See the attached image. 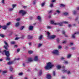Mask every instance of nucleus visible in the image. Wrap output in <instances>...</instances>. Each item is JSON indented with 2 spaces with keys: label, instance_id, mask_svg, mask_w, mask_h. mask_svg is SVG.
I'll list each match as a JSON object with an SVG mask.
<instances>
[{
  "label": "nucleus",
  "instance_id": "nucleus-1",
  "mask_svg": "<svg viewBox=\"0 0 79 79\" xmlns=\"http://www.w3.org/2000/svg\"><path fill=\"white\" fill-rule=\"evenodd\" d=\"M53 64H52L51 62H49L47 63V65L44 67L45 69L46 70H48L49 69H51L53 66Z\"/></svg>",
  "mask_w": 79,
  "mask_h": 79
},
{
  "label": "nucleus",
  "instance_id": "nucleus-2",
  "mask_svg": "<svg viewBox=\"0 0 79 79\" xmlns=\"http://www.w3.org/2000/svg\"><path fill=\"white\" fill-rule=\"evenodd\" d=\"M47 34L48 35V39L51 40L52 39H54L55 37H56V35H52L50 36V34L48 31L47 32Z\"/></svg>",
  "mask_w": 79,
  "mask_h": 79
},
{
  "label": "nucleus",
  "instance_id": "nucleus-3",
  "mask_svg": "<svg viewBox=\"0 0 79 79\" xmlns=\"http://www.w3.org/2000/svg\"><path fill=\"white\" fill-rule=\"evenodd\" d=\"M53 54H55L56 55H59V51L57 50H55L53 51L52 52Z\"/></svg>",
  "mask_w": 79,
  "mask_h": 79
},
{
  "label": "nucleus",
  "instance_id": "nucleus-4",
  "mask_svg": "<svg viewBox=\"0 0 79 79\" xmlns=\"http://www.w3.org/2000/svg\"><path fill=\"white\" fill-rule=\"evenodd\" d=\"M3 52H5L6 55L7 57H8L10 56V54L9 51H6V50H4Z\"/></svg>",
  "mask_w": 79,
  "mask_h": 79
},
{
  "label": "nucleus",
  "instance_id": "nucleus-5",
  "mask_svg": "<svg viewBox=\"0 0 79 79\" xmlns=\"http://www.w3.org/2000/svg\"><path fill=\"white\" fill-rule=\"evenodd\" d=\"M4 44L5 45H6V46H4V48L6 50H8V43L7 42H6V41H4Z\"/></svg>",
  "mask_w": 79,
  "mask_h": 79
},
{
  "label": "nucleus",
  "instance_id": "nucleus-6",
  "mask_svg": "<svg viewBox=\"0 0 79 79\" xmlns=\"http://www.w3.org/2000/svg\"><path fill=\"white\" fill-rule=\"evenodd\" d=\"M19 13H21L22 14V15L24 16V15L26 13V12L24 10H22L19 11Z\"/></svg>",
  "mask_w": 79,
  "mask_h": 79
},
{
  "label": "nucleus",
  "instance_id": "nucleus-7",
  "mask_svg": "<svg viewBox=\"0 0 79 79\" xmlns=\"http://www.w3.org/2000/svg\"><path fill=\"white\" fill-rule=\"evenodd\" d=\"M31 61H32V58H29L28 60L26 61V62L29 63V62H31Z\"/></svg>",
  "mask_w": 79,
  "mask_h": 79
},
{
  "label": "nucleus",
  "instance_id": "nucleus-8",
  "mask_svg": "<svg viewBox=\"0 0 79 79\" xmlns=\"http://www.w3.org/2000/svg\"><path fill=\"white\" fill-rule=\"evenodd\" d=\"M63 23L62 22L60 23H56V25H58V26H63Z\"/></svg>",
  "mask_w": 79,
  "mask_h": 79
},
{
  "label": "nucleus",
  "instance_id": "nucleus-9",
  "mask_svg": "<svg viewBox=\"0 0 79 79\" xmlns=\"http://www.w3.org/2000/svg\"><path fill=\"white\" fill-rule=\"evenodd\" d=\"M79 34V32L75 33L74 34H73L72 37L73 39L75 38V35H76V34Z\"/></svg>",
  "mask_w": 79,
  "mask_h": 79
},
{
  "label": "nucleus",
  "instance_id": "nucleus-10",
  "mask_svg": "<svg viewBox=\"0 0 79 79\" xmlns=\"http://www.w3.org/2000/svg\"><path fill=\"white\" fill-rule=\"evenodd\" d=\"M39 60V59H38V56H35L34 57V60L35 61H37Z\"/></svg>",
  "mask_w": 79,
  "mask_h": 79
},
{
  "label": "nucleus",
  "instance_id": "nucleus-11",
  "mask_svg": "<svg viewBox=\"0 0 79 79\" xmlns=\"http://www.w3.org/2000/svg\"><path fill=\"white\" fill-rule=\"evenodd\" d=\"M2 28L3 29H4V30H6L7 27L6 25H4L2 27Z\"/></svg>",
  "mask_w": 79,
  "mask_h": 79
},
{
  "label": "nucleus",
  "instance_id": "nucleus-12",
  "mask_svg": "<svg viewBox=\"0 0 79 79\" xmlns=\"http://www.w3.org/2000/svg\"><path fill=\"white\" fill-rule=\"evenodd\" d=\"M33 27H34V26H30L29 27V30L30 31H31L33 29Z\"/></svg>",
  "mask_w": 79,
  "mask_h": 79
},
{
  "label": "nucleus",
  "instance_id": "nucleus-13",
  "mask_svg": "<svg viewBox=\"0 0 79 79\" xmlns=\"http://www.w3.org/2000/svg\"><path fill=\"white\" fill-rule=\"evenodd\" d=\"M51 23L52 24H54V25H56V23H55L53 20H51Z\"/></svg>",
  "mask_w": 79,
  "mask_h": 79
},
{
  "label": "nucleus",
  "instance_id": "nucleus-14",
  "mask_svg": "<svg viewBox=\"0 0 79 79\" xmlns=\"http://www.w3.org/2000/svg\"><path fill=\"white\" fill-rule=\"evenodd\" d=\"M42 37H43V35H41L38 38L39 40H41L42 39Z\"/></svg>",
  "mask_w": 79,
  "mask_h": 79
},
{
  "label": "nucleus",
  "instance_id": "nucleus-15",
  "mask_svg": "<svg viewBox=\"0 0 79 79\" xmlns=\"http://www.w3.org/2000/svg\"><path fill=\"white\" fill-rule=\"evenodd\" d=\"M47 78L48 79H51V75L50 74H48L47 75Z\"/></svg>",
  "mask_w": 79,
  "mask_h": 79
},
{
  "label": "nucleus",
  "instance_id": "nucleus-16",
  "mask_svg": "<svg viewBox=\"0 0 79 79\" xmlns=\"http://www.w3.org/2000/svg\"><path fill=\"white\" fill-rule=\"evenodd\" d=\"M56 13H54V15H56V13H57V14H60V13H61V12H60V11L59 10H56Z\"/></svg>",
  "mask_w": 79,
  "mask_h": 79
},
{
  "label": "nucleus",
  "instance_id": "nucleus-17",
  "mask_svg": "<svg viewBox=\"0 0 79 79\" xmlns=\"http://www.w3.org/2000/svg\"><path fill=\"white\" fill-rule=\"evenodd\" d=\"M14 62V61H10L7 63V64L9 65H10V64H13V63Z\"/></svg>",
  "mask_w": 79,
  "mask_h": 79
},
{
  "label": "nucleus",
  "instance_id": "nucleus-18",
  "mask_svg": "<svg viewBox=\"0 0 79 79\" xmlns=\"http://www.w3.org/2000/svg\"><path fill=\"white\" fill-rule=\"evenodd\" d=\"M27 38L29 39H31L32 38V37L31 35H28L27 36Z\"/></svg>",
  "mask_w": 79,
  "mask_h": 79
},
{
  "label": "nucleus",
  "instance_id": "nucleus-19",
  "mask_svg": "<svg viewBox=\"0 0 79 79\" xmlns=\"http://www.w3.org/2000/svg\"><path fill=\"white\" fill-rule=\"evenodd\" d=\"M71 57V55L69 54H68L67 56V58H70Z\"/></svg>",
  "mask_w": 79,
  "mask_h": 79
},
{
  "label": "nucleus",
  "instance_id": "nucleus-20",
  "mask_svg": "<svg viewBox=\"0 0 79 79\" xmlns=\"http://www.w3.org/2000/svg\"><path fill=\"white\" fill-rule=\"evenodd\" d=\"M10 44L11 45H14L16 44V42L14 41H11L10 42Z\"/></svg>",
  "mask_w": 79,
  "mask_h": 79
},
{
  "label": "nucleus",
  "instance_id": "nucleus-21",
  "mask_svg": "<svg viewBox=\"0 0 79 79\" xmlns=\"http://www.w3.org/2000/svg\"><path fill=\"white\" fill-rule=\"evenodd\" d=\"M19 26V23L18 22L15 24V26L16 27H18Z\"/></svg>",
  "mask_w": 79,
  "mask_h": 79
},
{
  "label": "nucleus",
  "instance_id": "nucleus-22",
  "mask_svg": "<svg viewBox=\"0 0 79 79\" xmlns=\"http://www.w3.org/2000/svg\"><path fill=\"white\" fill-rule=\"evenodd\" d=\"M42 70H40L39 72V76H41V75H42Z\"/></svg>",
  "mask_w": 79,
  "mask_h": 79
},
{
  "label": "nucleus",
  "instance_id": "nucleus-23",
  "mask_svg": "<svg viewBox=\"0 0 79 79\" xmlns=\"http://www.w3.org/2000/svg\"><path fill=\"white\" fill-rule=\"evenodd\" d=\"M62 23H63V24H69L68 22L66 21H63L62 22Z\"/></svg>",
  "mask_w": 79,
  "mask_h": 79
},
{
  "label": "nucleus",
  "instance_id": "nucleus-24",
  "mask_svg": "<svg viewBox=\"0 0 79 79\" xmlns=\"http://www.w3.org/2000/svg\"><path fill=\"white\" fill-rule=\"evenodd\" d=\"M52 26H47V29H52Z\"/></svg>",
  "mask_w": 79,
  "mask_h": 79
},
{
  "label": "nucleus",
  "instance_id": "nucleus-25",
  "mask_svg": "<svg viewBox=\"0 0 79 79\" xmlns=\"http://www.w3.org/2000/svg\"><path fill=\"white\" fill-rule=\"evenodd\" d=\"M10 24H11V23L9 22L8 23H7L6 24V26L7 27H8V26H10Z\"/></svg>",
  "mask_w": 79,
  "mask_h": 79
},
{
  "label": "nucleus",
  "instance_id": "nucleus-26",
  "mask_svg": "<svg viewBox=\"0 0 79 79\" xmlns=\"http://www.w3.org/2000/svg\"><path fill=\"white\" fill-rule=\"evenodd\" d=\"M37 18L40 21H41V18L40 16H38Z\"/></svg>",
  "mask_w": 79,
  "mask_h": 79
},
{
  "label": "nucleus",
  "instance_id": "nucleus-27",
  "mask_svg": "<svg viewBox=\"0 0 79 79\" xmlns=\"http://www.w3.org/2000/svg\"><path fill=\"white\" fill-rule=\"evenodd\" d=\"M67 73L68 74H71V72L70 71H68L67 72Z\"/></svg>",
  "mask_w": 79,
  "mask_h": 79
},
{
  "label": "nucleus",
  "instance_id": "nucleus-28",
  "mask_svg": "<svg viewBox=\"0 0 79 79\" xmlns=\"http://www.w3.org/2000/svg\"><path fill=\"white\" fill-rule=\"evenodd\" d=\"M63 14L64 16H67V15H68V13L66 12H64Z\"/></svg>",
  "mask_w": 79,
  "mask_h": 79
},
{
  "label": "nucleus",
  "instance_id": "nucleus-29",
  "mask_svg": "<svg viewBox=\"0 0 79 79\" xmlns=\"http://www.w3.org/2000/svg\"><path fill=\"white\" fill-rule=\"evenodd\" d=\"M45 3L44 2L42 3H41V6L42 7H44V5H45Z\"/></svg>",
  "mask_w": 79,
  "mask_h": 79
},
{
  "label": "nucleus",
  "instance_id": "nucleus-30",
  "mask_svg": "<svg viewBox=\"0 0 79 79\" xmlns=\"http://www.w3.org/2000/svg\"><path fill=\"white\" fill-rule=\"evenodd\" d=\"M12 6L13 7L12 8L14 9V8L16 6V4H12Z\"/></svg>",
  "mask_w": 79,
  "mask_h": 79
},
{
  "label": "nucleus",
  "instance_id": "nucleus-31",
  "mask_svg": "<svg viewBox=\"0 0 79 79\" xmlns=\"http://www.w3.org/2000/svg\"><path fill=\"white\" fill-rule=\"evenodd\" d=\"M73 13V15H76V10H73L72 11Z\"/></svg>",
  "mask_w": 79,
  "mask_h": 79
},
{
  "label": "nucleus",
  "instance_id": "nucleus-32",
  "mask_svg": "<svg viewBox=\"0 0 79 79\" xmlns=\"http://www.w3.org/2000/svg\"><path fill=\"white\" fill-rule=\"evenodd\" d=\"M42 45V44H39L38 45V48H39V47H41Z\"/></svg>",
  "mask_w": 79,
  "mask_h": 79
},
{
  "label": "nucleus",
  "instance_id": "nucleus-33",
  "mask_svg": "<svg viewBox=\"0 0 79 79\" xmlns=\"http://www.w3.org/2000/svg\"><path fill=\"white\" fill-rule=\"evenodd\" d=\"M14 9L13 8H10L9 9V11H13V10Z\"/></svg>",
  "mask_w": 79,
  "mask_h": 79
},
{
  "label": "nucleus",
  "instance_id": "nucleus-34",
  "mask_svg": "<svg viewBox=\"0 0 79 79\" xmlns=\"http://www.w3.org/2000/svg\"><path fill=\"white\" fill-rule=\"evenodd\" d=\"M28 53L30 54H32V53H33V51H28Z\"/></svg>",
  "mask_w": 79,
  "mask_h": 79
},
{
  "label": "nucleus",
  "instance_id": "nucleus-35",
  "mask_svg": "<svg viewBox=\"0 0 79 79\" xmlns=\"http://www.w3.org/2000/svg\"><path fill=\"white\" fill-rule=\"evenodd\" d=\"M64 6H65V5L64 4H61L60 5V7H64Z\"/></svg>",
  "mask_w": 79,
  "mask_h": 79
},
{
  "label": "nucleus",
  "instance_id": "nucleus-36",
  "mask_svg": "<svg viewBox=\"0 0 79 79\" xmlns=\"http://www.w3.org/2000/svg\"><path fill=\"white\" fill-rule=\"evenodd\" d=\"M56 40L58 43H60V39L59 38H57L56 39Z\"/></svg>",
  "mask_w": 79,
  "mask_h": 79
},
{
  "label": "nucleus",
  "instance_id": "nucleus-37",
  "mask_svg": "<svg viewBox=\"0 0 79 79\" xmlns=\"http://www.w3.org/2000/svg\"><path fill=\"white\" fill-rule=\"evenodd\" d=\"M0 36L2 38H3L4 37H5V35H2V34H0Z\"/></svg>",
  "mask_w": 79,
  "mask_h": 79
},
{
  "label": "nucleus",
  "instance_id": "nucleus-38",
  "mask_svg": "<svg viewBox=\"0 0 79 79\" xmlns=\"http://www.w3.org/2000/svg\"><path fill=\"white\" fill-rule=\"evenodd\" d=\"M36 0H34L33 2V3L34 5H35L36 3Z\"/></svg>",
  "mask_w": 79,
  "mask_h": 79
},
{
  "label": "nucleus",
  "instance_id": "nucleus-39",
  "mask_svg": "<svg viewBox=\"0 0 79 79\" xmlns=\"http://www.w3.org/2000/svg\"><path fill=\"white\" fill-rule=\"evenodd\" d=\"M57 68L58 69H59L61 68V66L60 65H58L57 66Z\"/></svg>",
  "mask_w": 79,
  "mask_h": 79
},
{
  "label": "nucleus",
  "instance_id": "nucleus-40",
  "mask_svg": "<svg viewBox=\"0 0 79 79\" xmlns=\"http://www.w3.org/2000/svg\"><path fill=\"white\" fill-rule=\"evenodd\" d=\"M53 76H55L56 75V73H55V71H53Z\"/></svg>",
  "mask_w": 79,
  "mask_h": 79
},
{
  "label": "nucleus",
  "instance_id": "nucleus-41",
  "mask_svg": "<svg viewBox=\"0 0 79 79\" xmlns=\"http://www.w3.org/2000/svg\"><path fill=\"white\" fill-rule=\"evenodd\" d=\"M28 44L29 46H32V42H30L28 43Z\"/></svg>",
  "mask_w": 79,
  "mask_h": 79
},
{
  "label": "nucleus",
  "instance_id": "nucleus-42",
  "mask_svg": "<svg viewBox=\"0 0 79 79\" xmlns=\"http://www.w3.org/2000/svg\"><path fill=\"white\" fill-rule=\"evenodd\" d=\"M7 73V71H4L2 72V73L5 74V73Z\"/></svg>",
  "mask_w": 79,
  "mask_h": 79
},
{
  "label": "nucleus",
  "instance_id": "nucleus-43",
  "mask_svg": "<svg viewBox=\"0 0 79 79\" xmlns=\"http://www.w3.org/2000/svg\"><path fill=\"white\" fill-rule=\"evenodd\" d=\"M52 12H53V10H51L48 11V13H52Z\"/></svg>",
  "mask_w": 79,
  "mask_h": 79
},
{
  "label": "nucleus",
  "instance_id": "nucleus-44",
  "mask_svg": "<svg viewBox=\"0 0 79 79\" xmlns=\"http://www.w3.org/2000/svg\"><path fill=\"white\" fill-rule=\"evenodd\" d=\"M62 71H63L64 73H65L67 71V70H65V69L63 70Z\"/></svg>",
  "mask_w": 79,
  "mask_h": 79
},
{
  "label": "nucleus",
  "instance_id": "nucleus-45",
  "mask_svg": "<svg viewBox=\"0 0 79 79\" xmlns=\"http://www.w3.org/2000/svg\"><path fill=\"white\" fill-rule=\"evenodd\" d=\"M24 28V27H21L20 28V30H23V29Z\"/></svg>",
  "mask_w": 79,
  "mask_h": 79
},
{
  "label": "nucleus",
  "instance_id": "nucleus-46",
  "mask_svg": "<svg viewBox=\"0 0 79 79\" xmlns=\"http://www.w3.org/2000/svg\"><path fill=\"white\" fill-rule=\"evenodd\" d=\"M10 69L11 71H13V67H10Z\"/></svg>",
  "mask_w": 79,
  "mask_h": 79
},
{
  "label": "nucleus",
  "instance_id": "nucleus-47",
  "mask_svg": "<svg viewBox=\"0 0 79 79\" xmlns=\"http://www.w3.org/2000/svg\"><path fill=\"white\" fill-rule=\"evenodd\" d=\"M10 60V58L7 57L6 58V60Z\"/></svg>",
  "mask_w": 79,
  "mask_h": 79
},
{
  "label": "nucleus",
  "instance_id": "nucleus-48",
  "mask_svg": "<svg viewBox=\"0 0 79 79\" xmlns=\"http://www.w3.org/2000/svg\"><path fill=\"white\" fill-rule=\"evenodd\" d=\"M62 34H64V35L65 34V31H62Z\"/></svg>",
  "mask_w": 79,
  "mask_h": 79
},
{
  "label": "nucleus",
  "instance_id": "nucleus-49",
  "mask_svg": "<svg viewBox=\"0 0 79 79\" xmlns=\"http://www.w3.org/2000/svg\"><path fill=\"white\" fill-rule=\"evenodd\" d=\"M16 21H20V18H18L16 19Z\"/></svg>",
  "mask_w": 79,
  "mask_h": 79
},
{
  "label": "nucleus",
  "instance_id": "nucleus-50",
  "mask_svg": "<svg viewBox=\"0 0 79 79\" xmlns=\"http://www.w3.org/2000/svg\"><path fill=\"white\" fill-rule=\"evenodd\" d=\"M53 4H51L50 5V7H51V8H52V7H53Z\"/></svg>",
  "mask_w": 79,
  "mask_h": 79
},
{
  "label": "nucleus",
  "instance_id": "nucleus-51",
  "mask_svg": "<svg viewBox=\"0 0 79 79\" xmlns=\"http://www.w3.org/2000/svg\"><path fill=\"white\" fill-rule=\"evenodd\" d=\"M64 63L65 64H68V62L67 61H65L64 62Z\"/></svg>",
  "mask_w": 79,
  "mask_h": 79
},
{
  "label": "nucleus",
  "instance_id": "nucleus-52",
  "mask_svg": "<svg viewBox=\"0 0 79 79\" xmlns=\"http://www.w3.org/2000/svg\"><path fill=\"white\" fill-rule=\"evenodd\" d=\"M2 3H3V4H4V3H5V0H2Z\"/></svg>",
  "mask_w": 79,
  "mask_h": 79
},
{
  "label": "nucleus",
  "instance_id": "nucleus-53",
  "mask_svg": "<svg viewBox=\"0 0 79 79\" xmlns=\"http://www.w3.org/2000/svg\"><path fill=\"white\" fill-rule=\"evenodd\" d=\"M19 60V58H18V59L15 58V59L14 61H16V60Z\"/></svg>",
  "mask_w": 79,
  "mask_h": 79
},
{
  "label": "nucleus",
  "instance_id": "nucleus-54",
  "mask_svg": "<svg viewBox=\"0 0 79 79\" xmlns=\"http://www.w3.org/2000/svg\"><path fill=\"white\" fill-rule=\"evenodd\" d=\"M71 26H72L71 24H69L68 26V27H71Z\"/></svg>",
  "mask_w": 79,
  "mask_h": 79
},
{
  "label": "nucleus",
  "instance_id": "nucleus-55",
  "mask_svg": "<svg viewBox=\"0 0 79 79\" xmlns=\"http://www.w3.org/2000/svg\"><path fill=\"white\" fill-rule=\"evenodd\" d=\"M58 48L59 49H60L61 48V46H58Z\"/></svg>",
  "mask_w": 79,
  "mask_h": 79
},
{
  "label": "nucleus",
  "instance_id": "nucleus-56",
  "mask_svg": "<svg viewBox=\"0 0 79 79\" xmlns=\"http://www.w3.org/2000/svg\"><path fill=\"white\" fill-rule=\"evenodd\" d=\"M19 76H22L23 75V73H20L19 74Z\"/></svg>",
  "mask_w": 79,
  "mask_h": 79
},
{
  "label": "nucleus",
  "instance_id": "nucleus-57",
  "mask_svg": "<svg viewBox=\"0 0 79 79\" xmlns=\"http://www.w3.org/2000/svg\"><path fill=\"white\" fill-rule=\"evenodd\" d=\"M19 39H20V38L16 37L15 39V40H18Z\"/></svg>",
  "mask_w": 79,
  "mask_h": 79
},
{
  "label": "nucleus",
  "instance_id": "nucleus-58",
  "mask_svg": "<svg viewBox=\"0 0 79 79\" xmlns=\"http://www.w3.org/2000/svg\"><path fill=\"white\" fill-rule=\"evenodd\" d=\"M64 36H65V37H68V35H66V34H65V35H64Z\"/></svg>",
  "mask_w": 79,
  "mask_h": 79
},
{
  "label": "nucleus",
  "instance_id": "nucleus-59",
  "mask_svg": "<svg viewBox=\"0 0 79 79\" xmlns=\"http://www.w3.org/2000/svg\"><path fill=\"white\" fill-rule=\"evenodd\" d=\"M13 79V77L12 76H10V78L9 79Z\"/></svg>",
  "mask_w": 79,
  "mask_h": 79
},
{
  "label": "nucleus",
  "instance_id": "nucleus-60",
  "mask_svg": "<svg viewBox=\"0 0 79 79\" xmlns=\"http://www.w3.org/2000/svg\"><path fill=\"white\" fill-rule=\"evenodd\" d=\"M71 49L73 50H75V48H71Z\"/></svg>",
  "mask_w": 79,
  "mask_h": 79
},
{
  "label": "nucleus",
  "instance_id": "nucleus-61",
  "mask_svg": "<svg viewBox=\"0 0 79 79\" xmlns=\"http://www.w3.org/2000/svg\"><path fill=\"white\" fill-rule=\"evenodd\" d=\"M64 59H65L64 57H62L61 58V60H64Z\"/></svg>",
  "mask_w": 79,
  "mask_h": 79
},
{
  "label": "nucleus",
  "instance_id": "nucleus-62",
  "mask_svg": "<svg viewBox=\"0 0 79 79\" xmlns=\"http://www.w3.org/2000/svg\"><path fill=\"white\" fill-rule=\"evenodd\" d=\"M66 41H64L62 42L63 44H66Z\"/></svg>",
  "mask_w": 79,
  "mask_h": 79
},
{
  "label": "nucleus",
  "instance_id": "nucleus-63",
  "mask_svg": "<svg viewBox=\"0 0 79 79\" xmlns=\"http://www.w3.org/2000/svg\"><path fill=\"white\" fill-rule=\"evenodd\" d=\"M62 79H64L65 78V77L64 76H62Z\"/></svg>",
  "mask_w": 79,
  "mask_h": 79
},
{
  "label": "nucleus",
  "instance_id": "nucleus-64",
  "mask_svg": "<svg viewBox=\"0 0 79 79\" xmlns=\"http://www.w3.org/2000/svg\"><path fill=\"white\" fill-rule=\"evenodd\" d=\"M77 10H79V7L77 8Z\"/></svg>",
  "mask_w": 79,
  "mask_h": 79
}]
</instances>
